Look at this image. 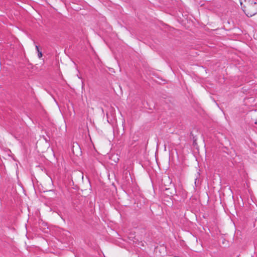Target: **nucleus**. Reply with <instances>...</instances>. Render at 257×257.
<instances>
[{"mask_svg":"<svg viewBox=\"0 0 257 257\" xmlns=\"http://www.w3.org/2000/svg\"><path fill=\"white\" fill-rule=\"evenodd\" d=\"M256 124H257V121L255 122Z\"/></svg>","mask_w":257,"mask_h":257,"instance_id":"20e7f679","label":"nucleus"},{"mask_svg":"<svg viewBox=\"0 0 257 257\" xmlns=\"http://www.w3.org/2000/svg\"><path fill=\"white\" fill-rule=\"evenodd\" d=\"M36 48L37 51H38V50H39V47L38 46H36Z\"/></svg>","mask_w":257,"mask_h":257,"instance_id":"7ed1b4c3","label":"nucleus"},{"mask_svg":"<svg viewBox=\"0 0 257 257\" xmlns=\"http://www.w3.org/2000/svg\"><path fill=\"white\" fill-rule=\"evenodd\" d=\"M240 3L247 16L252 17L257 14V0H240Z\"/></svg>","mask_w":257,"mask_h":257,"instance_id":"f257e3e1","label":"nucleus"},{"mask_svg":"<svg viewBox=\"0 0 257 257\" xmlns=\"http://www.w3.org/2000/svg\"><path fill=\"white\" fill-rule=\"evenodd\" d=\"M38 55L39 58H41L42 56V52L41 51H40V50H38Z\"/></svg>","mask_w":257,"mask_h":257,"instance_id":"f03ea898","label":"nucleus"}]
</instances>
